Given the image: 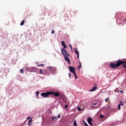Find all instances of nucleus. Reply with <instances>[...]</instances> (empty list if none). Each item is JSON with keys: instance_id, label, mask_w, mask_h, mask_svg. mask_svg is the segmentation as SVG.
Segmentation results:
<instances>
[{"instance_id": "0eeeda50", "label": "nucleus", "mask_w": 126, "mask_h": 126, "mask_svg": "<svg viewBox=\"0 0 126 126\" xmlns=\"http://www.w3.org/2000/svg\"><path fill=\"white\" fill-rule=\"evenodd\" d=\"M61 44L63 47L61 49V52H62V50H65V49H66V45H65V43L63 41H62Z\"/></svg>"}, {"instance_id": "6e6552de", "label": "nucleus", "mask_w": 126, "mask_h": 126, "mask_svg": "<svg viewBox=\"0 0 126 126\" xmlns=\"http://www.w3.org/2000/svg\"><path fill=\"white\" fill-rule=\"evenodd\" d=\"M69 69L70 72H71L72 73L75 72V68L73 66H69Z\"/></svg>"}, {"instance_id": "e433bc0d", "label": "nucleus", "mask_w": 126, "mask_h": 126, "mask_svg": "<svg viewBox=\"0 0 126 126\" xmlns=\"http://www.w3.org/2000/svg\"><path fill=\"white\" fill-rule=\"evenodd\" d=\"M30 118H31L30 117H28L27 118V120H29V119H30Z\"/></svg>"}, {"instance_id": "9d476101", "label": "nucleus", "mask_w": 126, "mask_h": 126, "mask_svg": "<svg viewBox=\"0 0 126 126\" xmlns=\"http://www.w3.org/2000/svg\"><path fill=\"white\" fill-rule=\"evenodd\" d=\"M74 51L75 53V54H77V59H79V51H78V50H77V49L75 48L74 49Z\"/></svg>"}, {"instance_id": "72a5a7b5", "label": "nucleus", "mask_w": 126, "mask_h": 126, "mask_svg": "<svg viewBox=\"0 0 126 126\" xmlns=\"http://www.w3.org/2000/svg\"><path fill=\"white\" fill-rule=\"evenodd\" d=\"M69 47H70V48L71 49H72V46H71V44H70V45H69Z\"/></svg>"}, {"instance_id": "393cba45", "label": "nucleus", "mask_w": 126, "mask_h": 126, "mask_svg": "<svg viewBox=\"0 0 126 126\" xmlns=\"http://www.w3.org/2000/svg\"><path fill=\"white\" fill-rule=\"evenodd\" d=\"M37 66H44V64H38L37 65Z\"/></svg>"}, {"instance_id": "f3484780", "label": "nucleus", "mask_w": 126, "mask_h": 126, "mask_svg": "<svg viewBox=\"0 0 126 126\" xmlns=\"http://www.w3.org/2000/svg\"><path fill=\"white\" fill-rule=\"evenodd\" d=\"M73 74H74V76H75V79H77V75H76V73L75 72H74L73 73Z\"/></svg>"}, {"instance_id": "39448f33", "label": "nucleus", "mask_w": 126, "mask_h": 126, "mask_svg": "<svg viewBox=\"0 0 126 126\" xmlns=\"http://www.w3.org/2000/svg\"><path fill=\"white\" fill-rule=\"evenodd\" d=\"M42 97H48L51 95V92H47L46 93H42L41 94Z\"/></svg>"}, {"instance_id": "4468645a", "label": "nucleus", "mask_w": 126, "mask_h": 126, "mask_svg": "<svg viewBox=\"0 0 126 126\" xmlns=\"http://www.w3.org/2000/svg\"><path fill=\"white\" fill-rule=\"evenodd\" d=\"M99 107H100V105H99L98 106L93 105L91 107V109H92V108H93L94 109H97V108H99Z\"/></svg>"}, {"instance_id": "9b49d317", "label": "nucleus", "mask_w": 126, "mask_h": 126, "mask_svg": "<svg viewBox=\"0 0 126 126\" xmlns=\"http://www.w3.org/2000/svg\"><path fill=\"white\" fill-rule=\"evenodd\" d=\"M97 89V87L94 86L93 88L89 90L90 92H94V91H95Z\"/></svg>"}, {"instance_id": "ea45409f", "label": "nucleus", "mask_w": 126, "mask_h": 126, "mask_svg": "<svg viewBox=\"0 0 126 126\" xmlns=\"http://www.w3.org/2000/svg\"><path fill=\"white\" fill-rule=\"evenodd\" d=\"M94 105H97V103H94Z\"/></svg>"}, {"instance_id": "bb28decb", "label": "nucleus", "mask_w": 126, "mask_h": 126, "mask_svg": "<svg viewBox=\"0 0 126 126\" xmlns=\"http://www.w3.org/2000/svg\"><path fill=\"white\" fill-rule=\"evenodd\" d=\"M100 118H101V119H103V118H104V116L103 115H100L99 116Z\"/></svg>"}, {"instance_id": "f704fd0d", "label": "nucleus", "mask_w": 126, "mask_h": 126, "mask_svg": "<svg viewBox=\"0 0 126 126\" xmlns=\"http://www.w3.org/2000/svg\"><path fill=\"white\" fill-rule=\"evenodd\" d=\"M58 118H61V115L60 114H58V116L57 117Z\"/></svg>"}, {"instance_id": "1a4fd4ad", "label": "nucleus", "mask_w": 126, "mask_h": 126, "mask_svg": "<svg viewBox=\"0 0 126 126\" xmlns=\"http://www.w3.org/2000/svg\"><path fill=\"white\" fill-rule=\"evenodd\" d=\"M92 121H93V120L92 119V118L91 117L88 118V124H89V125H90V126H93V125L92 124Z\"/></svg>"}, {"instance_id": "c9c22d12", "label": "nucleus", "mask_w": 126, "mask_h": 126, "mask_svg": "<svg viewBox=\"0 0 126 126\" xmlns=\"http://www.w3.org/2000/svg\"><path fill=\"white\" fill-rule=\"evenodd\" d=\"M119 92H121V93H124V92H123V91H119Z\"/></svg>"}, {"instance_id": "a878e982", "label": "nucleus", "mask_w": 126, "mask_h": 126, "mask_svg": "<svg viewBox=\"0 0 126 126\" xmlns=\"http://www.w3.org/2000/svg\"><path fill=\"white\" fill-rule=\"evenodd\" d=\"M121 106H124V103H123V102L121 101V103L119 104Z\"/></svg>"}, {"instance_id": "58836bf2", "label": "nucleus", "mask_w": 126, "mask_h": 126, "mask_svg": "<svg viewBox=\"0 0 126 126\" xmlns=\"http://www.w3.org/2000/svg\"><path fill=\"white\" fill-rule=\"evenodd\" d=\"M52 34H55V32H51Z\"/></svg>"}, {"instance_id": "f257e3e1", "label": "nucleus", "mask_w": 126, "mask_h": 126, "mask_svg": "<svg viewBox=\"0 0 126 126\" xmlns=\"http://www.w3.org/2000/svg\"><path fill=\"white\" fill-rule=\"evenodd\" d=\"M62 54L63 55L65 61L67 62L68 63L70 64V60H69V58H68V57H69V54L67 53L66 50L62 49Z\"/></svg>"}, {"instance_id": "b1692460", "label": "nucleus", "mask_w": 126, "mask_h": 126, "mask_svg": "<svg viewBox=\"0 0 126 126\" xmlns=\"http://www.w3.org/2000/svg\"><path fill=\"white\" fill-rule=\"evenodd\" d=\"M20 72L21 73H23V72H24L23 69H21L20 70Z\"/></svg>"}, {"instance_id": "473e14b6", "label": "nucleus", "mask_w": 126, "mask_h": 126, "mask_svg": "<svg viewBox=\"0 0 126 126\" xmlns=\"http://www.w3.org/2000/svg\"><path fill=\"white\" fill-rule=\"evenodd\" d=\"M36 95H39V92H36Z\"/></svg>"}, {"instance_id": "7c9ffc66", "label": "nucleus", "mask_w": 126, "mask_h": 126, "mask_svg": "<svg viewBox=\"0 0 126 126\" xmlns=\"http://www.w3.org/2000/svg\"><path fill=\"white\" fill-rule=\"evenodd\" d=\"M123 65H124V67L125 68H126V64H123Z\"/></svg>"}, {"instance_id": "f03ea898", "label": "nucleus", "mask_w": 126, "mask_h": 126, "mask_svg": "<svg viewBox=\"0 0 126 126\" xmlns=\"http://www.w3.org/2000/svg\"><path fill=\"white\" fill-rule=\"evenodd\" d=\"M47 70L51 72L53 74H55L56 72L57 67L50 66L47 68Z\"/></svg>"}, {"instance_id": "c756f323", "label": "nucleus", "mask_w": 126, "mask_h": 126, "mask_svg": "<svg viewBox=\"0 0 126 126\" xmlns=\"http://www.w3.org/2000/svg\"><path fill=\"white\" fill-rule=\"evenodd\" d=\"M67 107H68V105L67 104L65 105L64 108H65V109H66V108H67Z\"/></svg>"}, {"instance_id": "4be33fe9", "label": "nucleus", "mask_w": 126, "mask_h": 126, "mask_svg": "<svg viewBox=\"0 0 126 126\" xmlns=\"http://www.w3.org/2000/svg\"><path fill=\"white\" fill-rule=\"evenodd\" d=\"M118 110H121V104H119L118 106Z\"/></svg>"}, {"instance_id": "cd10ccee", "label": "nucleus", "mask_w": 126, "mask_h": 126, "mask_svg": "<svg viewBox=\"0 0 126 126\" xmlns=\"http://www.w3.org/2000/svg\"><path fill=\"white\" fill-rule=\"evenodd\" d=\"M68 75H69V78H70V77H71V74L70 73H69Z\"/></svg>"}, {"instance_id": "aec40b11", "label": "nucleus", "mask_w": 126, "mask_h": 126, "mask_svg": "<svg viewBox=\"0 0 126 126\" xmlns=\"http://www.w3.org/2000/svg\"><path fill=\"white\" fill-rule=\"evenodd\" d=\"M77 110L78 111H82V109H81V108H80V107H78L77 108Z\"/></svg>"}, {"instance_id": "37998d69", "label": "nucleus", "mask_w": 126, "mask_h": 126, "mask_svg": "<svg viewBox=\"0 0 126 126\" xmlns=\"http://www.w3.org/2000/svg\"><path fill=\"white\" fill-rule=\"evenodd\" d=\"M71 50L72 51V48H71Z\"/></svg>"}, {"instance_id": "2eb2a0df", "label": "nucleus", "mask_w": 126, "mask_h": 126, "mask_svg": "<svg viewBox=\"0 0 126 126\" xmlns=\"http://www.w3.org/2000/svg\"><path fill=\"white\" fill-rule=\"evenodd\" d=\"M52 121H54V120H55L56 121V120H58V117L57 116H53L52 117Z\"/></svg>"}, {"instance_id": "a211bd4d", "label": "nucleus", "mask_w": 126, "mask_h": 126, "mask_svg": "<svg viewBox=\"0 0 126 126\" xmlns=\"http://www.w3.org/2000/svg\"><path fill=\"white\" fill-rule=\"evenodd\" d=\"M83 122L84 125H85V126H88V124H87L86 122H85L84 120H83Z\"/></svg>"}, {"instance_id": "6ab92c4d", "label": "nucleus", "mask_w": 126, "mask_h": 126, "mask_svg": "<svg viewBox=\"0 0 126 126\" xmlns=\"http://www.w3.org/2000/svg\"><path fill=\"white\" fill-rule=\"evenodd\" d=\"M74 126H77V124H76V121H74L73 123Z\"/></svg>"}, {"instance_id": "412c9836", "label": "nucleus", "mask_w": 126, "mask_h": 126, "mask_svg": "<svg viewBox=\"0 0 126 126\" xmlns=\"http://www.w3.org/2000/svg\"><path fill=\"white\" fill-rule=\"evenodd\" d=\"M39 71L40 74H43V70L42 69H40Z\"/></svg>"}, {"instance_id": "5701e85b", "label": "nucleus", "mask_w": 126, "mask_h": 126, "mask_svg": "<svg viewBox=\"0 0 126 126\" xmlns=\"http://www.w3.org/2000/svg\"><path fill=\"white\" fill-rule=\"evenodd\" d=\"M108 100H110V98L107 97V98H105V102H108Z\"/></svg>"}, {"instance_id": "a19ab883", "label": "nucleus", "mask_w": 126, "mask_h": 126, "mask_svg": "<svg viewBox=\"0 0 126 126\" xmlns=\"http://www.w3.org/2000/svg\"><path fill=\"white\" fill-rule=\"evenodd\" d=\"M36 97H37L38 99H39V97H38V95H36Z\"/></svg>"}, {"instance_id": "dca6fc26", "label": "nucleus", "mask_w": 126, "mask_h": 126, "mask_svg": "<svg viewBox=\"0 0 126 126\" xmlns=\"http://www.w3.org/2000/svg\"><path fill=\"white\" fill-rule=\"evenodd\" d=\"M24 23H25V20H23L20 23L21 26H23V25H24Z\"/></svg>"}, {"instance_id": "7ed1b4c3", "label": "nucleus", "mask_w": 126, "mask_h": 126, "mask_svg": "<svg viewBox=\"0 0 126 126\" xmlns=\"http://www.w3.org/2000/svg\"><path fill=\"white\" fill-rule=\"evenodd\" d=\"M54 95L55 97H61V98H63V95L60 94V93H58L57 92H50V95Z\"/></svg>"}, {"instance_id": "f8f14e48", "label": "nucleus", "mask_w": 126, "mask_h": 126, "mask_svg": "<svg viewBox=\"0 0 126 126\" xmlns=\"http://www.w3.org/2000/svg\"><path fill=\"white\" fill-rule=\"evenodd\" d=\"M79 65L78 66V70H80V69H81V66H82V65H81V62H80V61H79Z\"/></svg>"}, {"instance_id": "20e7f679", "label": "nucleus", "mask_w": 126, "mask_h": 126, "mask_svg": "<svg viewBox=\"0 0 126 126\" xmlns=\"http://www.w3.org/2000/svg\"><path fill=\"white\" fill-rule=\"evenodd\" d=\"M116 64L117 65V67H119L123 64H126V61H122L120 60H118L116 62Z\"/></svg>"}, {"instance_id": "4c0bfd02", "label": "nucleus", "mask_w": 126, "mask_h": 126, "mask_svg": "<svg viewBox=\"0 0 126 126\" xmlns=\"http://www.w3.org/2000/svg\"><path fill=\"white\" fill-rule=\"evenodd\" d=\"M124 22H126V18L124 20Z\"/></svg>"}, {"instance_id": "ddd939ff", "label": "nucleus", "mask_w": 126, "mask_h": 126, "mask_svg": "<svg viewBox=\"0 0 126 126\" xmlns=\"http://www.w3.org/2000/svg\"><path fill=\"white\" fill-rule=\"evenodd\" d=\"M32 119H30L29 121V123L28 124V126H32Z\"/></svg>"}, {"instance_id": "423d86ee", "label": "nucleus", "mask_w": 126, "mask_h": 126, "mask_svg": "<svg viewBox=\"0 0 126 126\" xmlns=\"http://www.w3.org/2000/svg\"><path fill=\"white\" fill-rule=\"evenodd\" d=\"M110 67H111V68L115 69V68H118V66L116 63H111L110 65Z\"/></svg>"}, {"instance_id": "79ce46f5", "label": "nucleus", "mask_w": 126, "mask_h": 126, "mask_svg": "<svg viewBox=\"0 0 126 126\" xmlns=\"http://www.w3.org/2000/svg\"><path fill=\"white\" fill-rule=\"evenodd\" d=\"M51 32H55V31L52 30Z\"/></svg>"}, {"instance_id": "2f4dec72", "label": "nucleus", "mask_w": 126, "mask_h": 126, "mask_svg": "<svg viewBox=\"0 0 126 126\" xmlns=\"http://www.w3.org/2000/svg\"><path fill=\"white\" fill-rule=\"evenodd\" d=\"M114 91L117 93V92H118V89H116V90H115Z\"/></svg>"}, {"instance_id": "c85d7f7f", "label": "nucleus", "mask_w": 126, "mask_h": 126, "mask_svg": "<svg viewBox=\"0 0 126 126\" xmlns=\"http://www.w3.org/2000/svg\"><path fill=\"white\" fill-rule=\"evenodd\" d=\"M47 71H48V70H44L43 72H45V73H47Z\"/></svg>"}]
</instances>
